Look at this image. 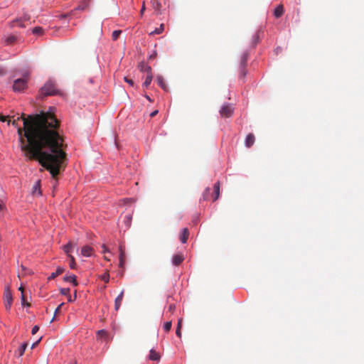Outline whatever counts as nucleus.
<instances>
[{
    "mask_svg": "<svg viewBox=\"0 0 364 364\" xmlns=\"http://www.w3.org/2000/svg\"><path fill=\"white\" fill-rule=\"evenodd\" d=\"M23 128L18 124L20 117L11 123L17 128L21 151L29 160H36L51 174L53 178L65 170L67 166V145L57 132L60 122L50 112H42L25 117L22 114Z\"/></svg>",
    "mask_w": 364,
    "mask_h": 364,
    "instance_id": "1",
    "label": "nucleus"
},
{
    "mask_svg": "<svg viewBox=\"0 0 364 364\" xmlns=\"http://www.w3.org/2000/svg\"><path fill=\"white\" fill-rule=\"evenodd\" d=\"M58 92L55 84L51 81H47L40 90V97L46 96L55 95Z\"/></svg>",
    "mask_w": 364,
    "mask_h": 364,
    "instance_id": "2",
    "label": "nucleus"
},
{
    "mask_svg": "<svg viewBox=\"0 0 364 364\" xmlns=\"http://www.w3.org/2000/svg\"><path fill=\"white\" fill-rule=\"evenodd\" d=\"M27 85V79L19 78L14 82L13 89L15 92L23 91Z\"/></svg>",
    "mask_w": 364,
    "mask_h": 364,
    "instance_id": "3",
    "label": "nucleus"
},
{
    "mask_svg": "<svg viewBox=\"0 0 364 364\" xmlns=\"http://www.w3.org/2000/svg\"><path fill=\"white\" fill-rule=\"evenodd\" d=\"M220 114L223 117H230L233 114V108L230 104L223 105L220 109Z\"/></svg>",
    "mask_w": 364,
    "mask_h": 364,
    "instance_id": "4",
    "label": "nucleus"
},
{
    "mask_svg": "<svg viewBox=\"0 0 364 364\" xmlns=\"http://www.w3.org/2000/svg\"><path fill=\"white\" fill-rule=\"evenodd\" d=\"M4 299L5 307L7 310H9L12 304L13 297L12 294L9 288H6L4 290Z\"/></svg>",
    "mask_w": 364,
    "mask_h": 364,
    "instance_id": "5",
    "label": "nucleus"
},
{
    "mask_svg": "<svg viewBox=\"0 0 364 364\" xmlns=\"http://www.w3.org/2000/svg\"><path fill=\"white\" fill-rule=\"evenodd\" d=\"M183 260H184V257H183V254H181V253L176 254V255L173 256L172 263L175 266H178V265H180L183 262Z\"/></svg>",
    "mask_w": 364,
    "mask_h": 364,
    "instance_id": "6",
    "label": "nucleus"
},
{
    "mask_svg": "<svg viewBox=\"0 0 364 364\" xmlns=\"http://www.w3.org/2000/svg\"><path fill=\"white\" fill-rule=\"evenodd\" d=\"M93 249L88 245H85L81 249V254L84 257H90L92 255Z\"/></svg>",
    "mask_w": 364,
    "mask_h": 364,
    "instance_id": "7",
    "label": "nucleus"
},
{
    "mask_svg": "<svg viewBox=\"0 0 364 364\" xmlns=\"http://www.w3.org/2000/svg\"><path fill=\"white\" fill-rule=\"evenodd\" d=\"M123 297H124V290H122L121 291V293L119 294V295L115 299L114 309L116 311H118L119 309L120 308Z\"/></svg>",
    "mask_w": 364,
    "mask_h": 364,
    "instance_id": "8",
    "label": "nucleus"
},
{
    "mask_svg": "<svg viewBox=\"0 0 364 364\" xmlns=\"http://www.w3.org/2000/svg\"><path fill=\"white\" fill-rule=\"evenodd\" d=\"M255 136L253 134H249L245 139V146L247 148L251 147L255 143Z\"/></svg>",
    "mask_w": 364,
    "mask_h": 364,
    "instance_id": "9",
    "label": "nucleus"
},
{
    "mask_svg": "<svg viewBox=\"0 0 364 364\" xmlns=\"http://www.w3.org/2000/svg\"><path fill=\"white\" fill-rule=\"evenodd\" d=\"M189 232L188 228H183L180 235V240L182 243H186L188 240Z\"/></svg>",
    "mask_w": 364,
    "mask_h": 364,
    "instance_id": "10",
    "label": "nucleus"
},
{
    "mask_svg": "<svg viewBox=\"0 0 364 364\" xmlns=\"http://www.w3.org/2000/svg\"><path fill=\"white\" fill-rule=\"evenodd\" d=\"M76 244L70 241L65 245L63 246V250L65 253L68 256L73 248L75 247Z\"/></svg>",
    "mask_w": 364,
    "mask_h": 364,
    "instance_id": "11",
    "label": "nucleus"
},
{
    "mask_svg": "<svg viewBox=\"0 0 364 364\" xmlns=\"http://www.w3.org/2000/svg\"><path fill=\"white\" fill-rule=\"evenodd\" d=\"M63 280L67 282H70L73 284V286H77L78 283L76 280V276L74 274H71L69 276H65L63 278Z\"/></svg>",
    "mask_w": 364,
    "mask_h": 364,
    "instance_id": "12",
    "label": "nucleus"
},
{
    "mask_svg": "<svg viewBox=\"0 0 364 364\" xmlns=\"http://www.w3.org/2000/svg\"><path fill=\"white\" fill-rule=\"evenodd\" d=\"M153 9L157 12L158 14H161V4L159 0H151Z\"/></svg>",
    "mask_w": 364,
    "mask_h": 364,
    "instance_id": "13",
    "label": "nucleus"
},
{
    "mask_svg": "<svg viewBox=\"0 0 364 364\" xmlns=\"http://www.w3.org/2000/svg\"><path fill=\"white\" fill-rule=\"evenodd\" d=\"M139 69L142 72L146 73V74L151 73V68L144 62H141L139 65Z\"/></svg>",
    "mask_w": 364,
    "mask_h": 364,
    "instance_id": "14",
    "label": "nucleus"
},
{
    "mask_svg": "<svg viewBox=\"0 0 364 364\" xmlns=\"http://www.w3.org/2000/svg\"><path fill=\"white\" fill-rule=\"evenodd\" d=\"M125 255L122 246L119 247V267L124 268Z\"/></svg>",
    "mask_w": 364,
    "mask_h": 364,
    "instance_id": "15",
    "label": "nucleus"
},
{
    "mask_svg": "<svg viewBox=\"0 0 364 364\" xmlns=\"http://www.w3.org/2000/svg\"><path fill=\"white\" fill-rule=\"evenodd\" d=\"M284 11L283 5L280 4L274 9V15L276 18H279L283 15Z\"/></svg>",
    "mask_w": 364,
    "mask_h": 364,
    "instance_id": "16",
    "label": "nucleus"
},
{
    "mask_svg": "<svg viewBox=\"0 0 364 364\" xmlns=\"http://www.w3.org/2000/svg\"><path fill=\"white\" fill-rule=\"evenodd\" d=\"M89 4H90V0H82L81 1V3L80 4V5L75 9V10L84 11L87 8H88Z\"/></svg>",
    "mask_w": 364,
    "mask_h": 364,
    "instance_id": "17",
    "label": "nucleus"
},
{
    "mask_svg": "<svg viewBox=\"0 0 364 364\" xmlns=\"http://www.w3.org/2000/svg\"><path fill=\"white\" fill-rule=\"evenodd\" d=\"M160 355L157 352H156L154 350L151 349L150 350L149 353V359L151 360H156L159 361L160 360Z\"/></svg>",
    "mask_w": 364,
    "mask_h": 364,
    "instance_id": "18",
    "label": "nucleus"
},
{
    "mask_svg": "<svg viewBox=\"0 0 364 364\" xmlns=\"http://www.w3.org/2000/svg\"><path fill=\"white\" fill-rule=\"evenodd\" d=\"M156 81H157V83L158 85L164 90H167V86L165 83V81H164V79L162 76H157L156 77Z\"/></svg>",
    "mask_w": 364,
    "mask_h": 364,
    "instance_id": "19",
    "label": "nucleus"
},
{
    "mask_svg": "<svg viewBox=\"0 0 364 364\" xmlns=\"http://www.w3.org/2000/svg\"><path fill=\"white\" fill-rule=\"evenodd\" d=\"M213 188H214L215 196L213 197V200L215 201L218 198L219 195H220V183L219 182L215 183L214 184Z\"/></svg>",
    "mask_w": 364,
    "mask_h": 364,
    "instance_id": "20",
    "label": "nucleus"
},
{
    "mask_svg": "<svg viewBox=\"0 0 364 364\" xmlns=\"http://www.w3.org/2000/svg\"><path fill=\"white\" fill-rule=\"evenodd\" d=\"M64 272V269L63 267H58L55 272H53L50 276L48 277V279H53L57 276L61 274Z\"/></svg>",
    "mask_w": 364,
    "mask_h": 364,
    "instance_id": "21",
    "label": "nucleus"
},
{
    "mask_svg": "<svg viewBox=\"0 0 364 364\" xmlns=\"http://www.w3.org/2000/svg\"><path fill=\"white\" fill-rule=\"evenodd\" d=\"M152 79H153L152 73L146 74V77L145 81L143 83V85L145 87H148L149 86V85L151 84Z\"/></svg>",
    "mask_w": 364,
    "mask_h": 364,
    "instance_id": "22",
    "label": "nucleus"
},
{
    "mask_svg": "<svg viewBox=\"0 0 364 364\" xmlns=\"http://www.w3.org/2000/svg\"><path fill=\"white\" fill-rule=\"evenodd\" d=\"M249 55L247 53H244L240 59V67L245 68L247 60H248Z\"/></svg>",
    "mask_w": 364,
    "mask_h": 364,
    "instance_id": "23",
    "label": "nucleus"
},
{
    "mask_svg": "<svg viewBox=\"0 0 364 364\" xmlns=\"http://www.w3.org/2000/svg\"><path fill=\"white\" fill-rule=\"evenodd\" d=\"M164 30V24L161 23L159 26V28H156L154 31H151L149 35L150 36H152V35H158V34H160Z\"/></svg>",
    "mask_w": 364,
    "mask_h": 364,
    "instance_id": "24",
    "label": "nucleus"
},
{
    "mask_svg": "<svg viewBox=\"0 0 364 364\" xmlns=\"http://www.w3.org/2000/svg\"><path fill=\"white\" fill-rule=\"evenodd\" d=\"M246 74H247L246 68H244V67H240V75H239V80H242V82H244L245 81V77L246 76Z\"/></svg>",
    "mask_w": 364,
    "mask_h": 364,
    "instance_id": "25",
    "label": "nucleus"
},
{
    "mask_svg": "<svg viewBox=\"0 0 364 364\" xmlns=\"http://www.w3.org/2000/svg\"><path fill=\"white\" fill-rule=\"evenodd\" d=\"M36 192H38V195H39V196L41 195L40 181H38L36 183V184L34 185L33 188V193H36Z\"/></svg>",
    "mask_w": 364,
    "mask_h": 364,
    "instance_id": "26",
    "label": "nucleus"
},
{
    "mask_svg": "<svg viewBox=\"0 0 364 364\" xmlns=\"http://www.w3.org/2000/svg\"><path fill=\"white\" fill-rule=\"evenodd\" d=\"M97 336L100 338H103L105 339L108 338V333L105 330H100L97 331Z\"/></svg>",
    "mask_w": 364,
    "mask_h": 364,
    "instance_id": "27",
    "label": "nucleus"
},
{
    "mask_svg": "<svg viewBox=\"0 0 364 364\" xmlns=\"http://www.w3.org/2000/svg\"><path fill=\"white\" fill-rule=\"evenodd\" d=\"M27 346H28L27 343H24L20 346V347L18 348L19 356H22L23 355Z\"/></svg>",
    "mask_w": 364,
    "mask_h": 364,
    "instance_id": "28",
    "label": "nucleus"
},
{
    "mask_svg": "<svg viewBox=\"0 0 364 364\" xmlns=\"http://www.w3.org/2000/svg\"><path fill=\"white\" fill-rule=\"evenodd\" d=\"M68 257L70 258V267L75 269L76 268V263L74 257L71 255H68Z\"/></svg>",
    "mask_w": 364,
    "mask_h": 364,
    "instance_id": "29",
    "label": "nucleus"
},
{
    "mask_svg": "<svg viewBox=\"0 0 364 364\" xmlns=\"http://www.w3.org/2000/svg\"><path fill=\"white\" fill-rule=\"evenodd\" d=\"M121 33H122V31H120V30H116V31H113L112 34V40L116 41L119 38Z\"/></svg>",
    "mask_w": 364,
    "mask_h": 364,
    "instance_id": "30",
    "label": "nucleus"
},
{
    "mask_svg": "<svg viewBox=\"0 0 364 364\" xmlns=\"http://www.w3.org/2000/svg\"><path fill=\"white\" fill-rule=\"evenodd\" d=\"M33 34H39V35H41L43 34V30L41 27H35L33 29Z\"/></svg>",
    "mask_w": 364,
    "mask_h": 364,
    "instance_id": "31",
    "label": "nucleus"
},
{
    "mask_svg": "<svg viewBox=\"0 0 364 364\" xmlns=\"http://www.w3.org/2000/svg\"><path fill=\"white\" fill-rule=\"evenodd\" d=\"M171 326H172L171 321H167L164 325V329L165 331L168 332L171 330Z\"/></svg>",
    "mask_w": 364,
    "mask_h": 364,
    "instance_id": "32",
    "label": "nucleus"
},
{
    "mask_svg": "<svg viewBox=\"0 0 364 364\" xmlns=\"http://www.w3.org/2000/svg\"><path fill=\"white\" fill-rule=\"evenodd\" d=\"M16 40V36H11L9 37H8L6 39V43L7 44H12L14 43Z\"/></svg>",
    "mask_w": 364,
    "mask_h": 364,
    "instance_id": "33",
    "label": "nucleus"
},
{
    "mask_svg": "<svg viewBox=\"0 0 364 364\" xmlns=\"http://www.w3.org/2000/svg\"><path fill=\"white\" fill-rule=\"evenodd\" d=\"M21 304H22V306H28V307H29V306H31L30 303H28V302H27V301H26L24 294H21Z\"/></svg>",
    "mask_w": 364,
    "mask_h": 364,
    "instance_id": "34",
    "label": "nucleus"
},
{
    "mask_svg": "<svg viewBox=\"0 0 364 364\" xmlns=\"http://www.w3.org/2000/svg\"><path fill=\"white\" fill-rule=\"evenodd\" d=\"M60 294L62 295L68 296L70 294V289L69 288H62L60 290Z\"/></svg>",
    "mask_w": 364,
    "mask_h": 364,
    "instance_id": "35",
    "label": "nucleus"
},
{
    "mask_svg": "<svg viewBox=\"0 0 364 364\" xmlns=\"http://www.w3.org/2000/svg\"><path fill=\"white\" fill-rule=\"evenodd\" d=\"M102 281H104L105 282L107 283L109 282V275L107 272H105L104 274H102L101 277H100Z\"/></svg>",
    "mask_w": 364,
    "mask_h": 364,
    "instance_id": "36",
    "label": "nucleus"
},
{
    "mask_svg": "<svg viewBox=\"0 0 364 364\" xmlns=\"http://www.w3.org/2000/svg\"><path fill=\"white\" fill-rule=\"evenodd\" d=\"M13 23H14V26H18L22 27V28L25 27V26L23 23H21V19H16V21H14L13 22Z\"/></svg>",
    "mask_w": 364,
    "mask_h": 364,
    "instance_id": "37",
    "label": "nucleus"
},
{
    "mask_svg": "<svg viewBox=\"0 0 364 364\" xmlns=\"http://www.w3.org/2000/svg\"><path fill=\"white\" fill-rule=\"evenodd\" d=\"M210 188H207L203 193V200H208V195L210 193Z\"/></svg>",
    "mask_w": 364,
    "mask_h": 364,
    "instance_id": "38",
    "label": "nucleus"
},
{
    "mask_svg": "<svg viewBox=\"0 0 364 364\" xmlns=\"http://www.w3.org/2000/svg\"><path fill=\"white\" fill-rule=\"evenodd\" d=\"M39 330V326H34L33 328H32V330H31V333L33 335L36 334L38 331Z\"/></svg>",
    "mask_w": 364,
    "mask_h": 364,
    "instance_id": "39",
    "label": "nucleus"
},
{
    "mask_svg": "<svg viewBox=\"0 0 364 364\" xmlns=\"http://www.w3.org/2000/svg\"><path fill=\"white\" fill-rule=\"evenodd\" d=\"M124 80L128 83L131 86H133L134 85V82L131 79H129L127 77H124Z\"/></svg>",
    "mask_w": 364,
    "mask_h": 364,
    "instance_id": "40",
    "label": "nucleus"
},
{
    "mask_svg": "<svg viewBox=\"0 0 364 364\" xmlns=\"http://www.w3.org/2000/svg\"><path fill=\"white\" fill-rule=\"evenodd\" d=\"M64 306V303H61V304H60L57 307V309H55V315H57V314L59 313V311H60V309L62 308V306Z\"/></svg>",
    "mask_w": 364,
    "mask_h": 364,
    "instance_id": "41",
    "label": "nucleus"
},
{
    "mask_svg": "<svg viewBox=\"0 0 364 364\" xmlns=\"http://www.w3.org/2000/svg\"><path fill=\"white\" fill-rule=\"evenodd\" d=\"M8 118H9V116H4V115L0 114V121L4 122L7 121Z\"/></svg>",
    "mask_w": 364,
    "mask_h": 364,
    "instance_id": "42",
    "label": "nucleus"
},
{
    "mask_svg": "<svg viewBox=\"0 0 364 364\" xmlns=\"http://www.w3.org/2000/svg\"><path fill=\"white\" fill-rule=\"evenodd\" d=\"M126 223H127V226H129L130 225V223H131V216L130 215H127L126 216Z\"/></svg>",
    "mask_w": 364,
    "mask_h": 364,
    "instance_id": "43",
    "label": "nucleus"
},
{
    "mask_svg": "<svg viewBox=\"0 0 364 364\" xmlns=\"http://www.w3.org/2000/svg\"><path fill=\"white\" fill-rule=\"evenodd\" d=\"M175 309H176V306H175V305H174V304H171V305H169V306H168V311H169L170 312H173V311H175Z\"/></svg>",
    "mask_w": 364,
    "mask_h": 364,
    "instance_id": "44",
    "label": "nucleus"
},
{
    "mask_svg": "<svg viewBox=\"0 0 364 364\" xmlns=\"http://www.w3.org/2000/svg\"><path fill=\"white\" fill-rule=\"evenodd\" d=\"M176 333L178 337H179V338L181 337V329H179V328H176Z\"/></svg>",
    "mask_w": 364,
    "mask_h": 364,
    "instance_id": "45",
    "label": "nucleus"
},
{
    "mask_svg": "<svg viewBox=\"0 0 364 364\" xmlns=\"http://www.w3.org/2000/svg\"><path fill=\"white\" fill-rule=\"evenodd\" d=\"M259 42V35L258 34H256L255 36H254V43L256 44Z\"/></svg>",
    "mask_w": 364,
    "mask_h": 364,
    "instance_id": "46",
    "label": "nucleus"
},
{
    "mask_svg": "<svg viewBox=\"0 0 364 364\" xmlns=\"http://www.w3.org/2000/svg\"><path fill=\"white\" fill-rule=\"evenodd\" d=\"M41 340V337L37 341H36L35 343H33L32 344L31 348H34L38 344V343L40 342Z\"/></svg>",
    "mask_w": 364,
    "mask_h": 364,
    "instance_id": "47",
    "label": "nucleus"
},
{
    "mask_svg": "<svg viewBox=\"0 0 364 364\" xmlns=\"http://www.w3.org/2000/svg\"><path fill=\"white\" fill-rule=\"evenodd\" d=\"M146 9V7H145V3L144 2L143 4H142V6H141V11H140V14L141 15L143 14V13L144 12Z\"/></svg>",
    "mask_w": 364,
    "mask_h": 364,
    "instance_id": "48",
    "label": "nucleus"
},
{
    "mask_svg": "<svg viewBox=\"0 0 364 364\" xmlns=\"http://www.w3.org/2000/svg\"><path fill=\"white\" fill-rule=\"evenodd\" d=\"M181 323H182V319H181V318H180V319H178V325H177V328H179V329H181Z\"/></svg>",
    "mask_w": 364,
    "mask_h": 364,
    "instance_id": "49",
    "label": "nucleus"
},
{
    "mask_svg": "<svg viewBox=\"0 0 364 364\" xmlns=\"http://www.w3.org/2000/svg\"><path fill=\"white\" fill-rule=\"evenodd\" d=\"M158 113V110H154V112H152L151 114H150V117H154V116H156Z\"/></svg>",
    "mask_w": 364,
    "mask_h": 364,
    "instance_id": "50",
    "label": "nucleus"
},
{
    "mask_svg": "<svg viewBox=\"0 0 364 364\" xmlns=\"http://www.w3.org/2000/svg\"><path fill=\"white\" fill-rule=\"evenodd\" d=\"M5 74V70L4 68L0 67V75H4Z\"/></svg>",
    "mask_w": 364,
    "mask_h": 364,
    "instance_id": "51",
    "label": "nucleus"
},
{
    "mask_svg": "<svg viewBox=\"0 0 364 364\" xmlns=\"http://www.w3.org/2000/svg\"><path fill=\"white\" fill-rule=\"evenodd\" d=\"M157 53L156 52H154L153 54H151L150 56H149V58L150 59H154L156 56Z\"/></svg>",
    "mask_w": 364,
    "mask_h": 364,
    "instance_id": "52",
    "label": "nucleus"
},
{
    "mask_svg": "<svg viewBox=\"0 0 364 364\" xmlns=\"http://www.w3.org/2000/svg\"><path fill=\"white\" fill-rule=\"evenodd\" d=\"M4 205L2 203H0V212L4 209Z\"/></svg>",
    "mask_w": 364,
    "mask_h": 364,
    "instance_id": "53",
    "label": "nucleus"
},
{
    "mask_svg": "<svg viewBox=\"0 0 364 364\" xmlns=\"http://www.w3.org/2000/svg\"><path fill=\"white\" fill-rule=\"evenodd\" d=\"M68 301L69 302H72V301H73V300L72 299V298H71L70 294H69V295L68 296Z\"/></svg>",
    "mask_w": 364,
    "mask_h": 364,
    "instance_id": "54",
    "label": "nucleus"
},
{
    "mask_svg": "<svg viewBox=\"0 0 364 364\" xmlns=\"http://www.w3.org/2000/svg\"><path fill=\"white\" fill-rule=\"evenodd\" d=\"M102 248H103V252H107V249L106 247V246L105 245H102Z\"/></svg>",
    "mask_w": 364,
    "mask_h": 364,
    "instance_id": "55",
    "label": "nucleus"
},
{
    "mask_svg": "<svg viewBox=\"0 0 364 364\" xmlns=\"http://www.w3.org/2000/svg\"><path fill=\"white\" fill-rule=\"evenodd\" d=\"M18 290L21 291V294H23V287L22 286H21L19 288H18Z\"/></svg>",
    "mask_w": 364,
    "mask_h": 364,
    "instance_id": "56",
    "label": "nucleus"
},
{
    "mask_svg": "<svg viewBox=\"0 0 364 364\" xmlns=\"http://www.w3.org/2000/svg\"><path fill=\"white\" fill-rule=\"evenodd\" d=\"M146 98L149 101L151 102V98L149 97V96L146 95Z\"/></svg>",
    "mask_w": 364,
    "mask_h": 364,
    "instance_id": "57",
    "label": "nucleus"
},
{
    "mask_svg": "<svg viewBox=\"0 0 364 364\" xmlns=\"http://www.w3.org/2000/svg\"><path fill=\"white\" fill-rule=\"evenodd\" d=\"M77 297V295H76V291L75 292V296H74V299H75Z\"/></svg>",
    "mask_w": 364,
    "mask_h": 364,
    "instance_id": "58",
    "label": "nucleus"
}]
</instances>
